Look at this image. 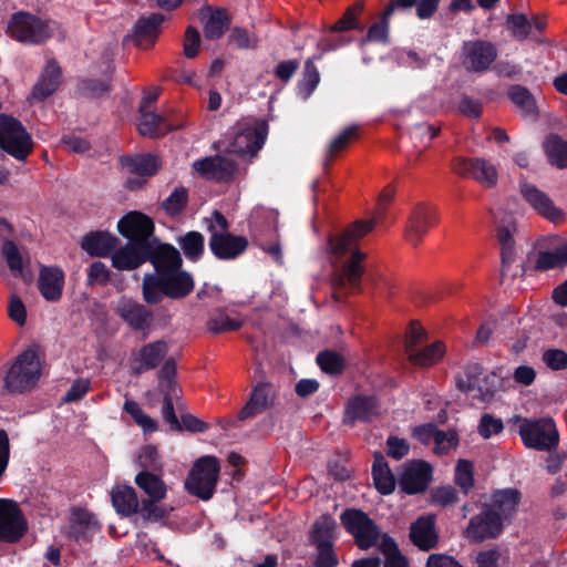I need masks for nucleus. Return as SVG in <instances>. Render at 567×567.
<instances>
[{"label": "nucleus", "mask_w": 567, "mask_h": 567, "mask_svg": "<svg viewBox=\"0 0 567 567\" xmlns=\"http://www.w3.org/2000/svg\"><path fill=\"white\" fill-rule=\"evenodd\" d=\"M1 252L9 269L16 276H21L23 272V261L17 244L11 239H6L2 244Z\"/></svg>", "instance_id": "nucleus-54"}, {"label": "nucleus", "mask_w": 567, "mask_h": 567, "mask_svg": "<svg viewBox=\"0 0 567 567\" xmlns=\"http://www.w3.org/2000/svg\"><path fill=\"white\" fill-rule=\"evenodd\" d=\"M194 288L193 275L183 267L164 276H144L142 282L143 299L147 305H158L165 297L172 300L185 299Z\"/></svg>", "instance_id": "nucleus-2"}, {"label": "nucleus", "mask_w": 567, "mask_h": 567, "mask_svg": "<svg viewBox=\"0 0 567 567\" xmlns=\"http://www.w3.org/2000/svg\"><path fill=\"white\" fill-rule=\"evenodd\" d=\"M432 502L441 507L454 505L458 502V493L451 485L439 486L431 492Z\"/></svg>", "instance_id": "nucleus-58"}, {"label": "nucleus", "mask_w": 567, "mask_h": 567, "mask_svg": "<svg viewBox=\"0 0 567 567\" xmlns=\"http://www.w3.org/2000/svg\"><path fill=\"white\" fill-rule=\"evenodd\" d=\"M454 484L458 486L464 495H467L474 487V465L468 460H458L455 473Z\"/></svg>", "instance_id": "nucleus-47"}, {"label": "nucleus", "mask_w": 567, "mask_h": 567, "mask_svg": "<svg viewBox=\"0 0 567 567\" xmlns=\"http://www.w3.org/2000/svg\"><path fill=\"white\" fill-rule=\"evenodd\" d=\"M278 391L270 382L259 381L251 389L248 401L238 413V421L252 419L275 406Z\"/></svg>", "instance_id": "nucleus-15"}, {"label": "nucleus", "mask_w": 567, "mask_h": 567, "mask_svg": "<svg viewBox=\"0 0 567 567\" xmlns=\"http://www.w3.org/2000/svg\"><path fill=\"white\" fill-rule=\"evenodd\" d=\"M123 410L132 416L134 422L140 425L145 433H153L157 430V422L145 414L136 401L132 399L125 400Z\"/></svg>", "instance_id": "nucleus-49"}, {"label": "nucleus", "mask_w": 567, "mask_h": 567, "mask_svg": "<svg viewBox=\"0 0 567 567\" xmlns=\"http://www.w3.org/2000/svg\"><path fill=\"white\" fill-rule=\"evenodd\" d=\"M161 501L143 499L142 501V516L146 520H161L168 515L166 507L158 505Z\"/></svg>", "instance_id": "nucleus-63"}, {"label": "nucleus", "mask_w": 567, "mask_h": 567, "mask_svg": "<svg viewBox=\"0 0 567 567\" xmlns=\"http://www.w3.org/2000/svg\"><path fill=\"white\" fill-rule=\"evenodd\" d=\"M340 523L353 537L358 548L368 550L378 545L380 527L364 511L348 507L340 514Z\"/></svg>", "instance_id": "nucleus-7"}, {"label": "nucleus", "mask_w": 567, "mask_h": 567, "mask_svg": "<svg viewBox=\"0 0 567 567\" xmlns=\"http://www.w3.org/2000/svg\"><path fill=\"white\" fill-rule=\"evenodd\" d=\"M519 193L523 199L543 218L554 224L565 219V212L557 207L553 199L534 184L523 181L519 183Z\"/></svg>", "instance_id": "nucleus-12"}, {"label": "nucleus", "mask_w": 567, "mask_h": 567, "mask_svg": "<svg viewBox=\"0 0 567 567\" xmlns=\"http://www.w3.org/2000/svg\"><path fill=\"white\" fill-rule=\"evenodd\" d=\"M25 515L16 501L10 499L0 518V542L14 544L28 533Z\"/></svg>", "instance_id": "nucleus-18"}, {"label": "nucleus", "mask_w": 567, "mask_h": 567, "mask_svg": "<svg viewBox=\"0 0 567 567\" xmlns=\"http://www.w3.org/2000/svg\"><path fill=\"white\" fill-rule=\"evenodd\" d=\"M114 65L109 63L104 72V79L82 78L78 81L76 90L85 97L101 99L107 96L113 86Z\"/></svg>", "instance_id": "nucleus-32"}, {"label": "nucleus", "mask_w": 567, "mask_h": 567, "mask_svg": "<svg viewBox=\"0 0 567 567\" xmlns=\"http://www.w3.org/2000/svg\"><path fill=\"white\" fill-rule=\"evenodd\" d=\"M451 166L458 176L473 178L486 188H492L497 184V169L487 159L457 156L452 159Z\"/></svg>", "instance_id": "nucleus-11"}, {"label": "nucleus", "mask_w": 567, "mask_h": 567, "mask_svg": "<svg viewBox=\"0 0 567 567\" xmlns=\"http://www.w3.org/2000/svg\"><path fill=\"white\" fill-rule=\"evenodd\" d=\"M518 433L524 445L535 451L550 452L559 444V432L555 421L549 416L520 419Z\"/></svg>", "instance_id": "nucleus-5"}, {"label": "nucleus", "mask_w": 567, "mask_h": 567, "mask_svg": "<svg viewBox=\"0 0 567 567\" xmlns=\"http://www.w3.org/2000/svg\"><path fill=\"white\" fill-rule=\"evenodd\" d=\"M433 468L423 460L408 463L400 475L399 485L403 493L415 495L423 493L432 481Z\"/></svg>", "instance_id": "nucleus-19"}, {"label": "nucleus", "mask_w": 567, "mask_h": 567, "mask_svg": "<svg viewBox=\"0 0 567 567\" xmlns=\"http://www.w3.org/2000/svg\"><path fill=\"white\" fill-rule=\"evenodd\" d=\"M504 527L505 523L496 511L482 504L481 512L470 519L464 536L472 543L481 544L499 537Z\"/></svg>", "instance_id": "nucleus-9"}, {"label": "nucleus", "mask_w": 567, "mask_h": 567, "mask_svg": "<svg viewBox=\"0 0 567 567\" xmlns=\"http://www.w3.org/2000/svg\"><path fill=\"white\" fill-rule=\"evenodd\" d=\"M371 474L374 487L381 495H390L394 492L395 477L384 455L379 451L373 454Z\"/></svg>", "instance_id": "nucleus-35"}, {"label": "nucleus", "mask_w": 567, "mask_h": 567, "mask_svg": "<svg viewBox=\"0 0 567 567\" xmlns=\"http://www.w3.org/2000/svg\"><path fill=\"white\" fill-rule=\"evenodd\" d=\"M542 361L551 371L566 370L567 352L558 348L547 349L542 354Z\"/></svg>", "instance_id": "nucleus-57"}, {"label": "nucleus", "mask_w": 567, "mask_h": 567, "mask_svg": "<svg viewBox=\"0 0 567 567\" xmlns=\"http://www.w3.org/2000/svg\"><path fill=\"white\" fill-rule=\"evenodd\" d=\"M411 543L422 551H430L439 545V534L435 526V516H420L410 526Z\"/></svg>", "instance_id": "nucleus-23"}, {"label": "nucleus", "mask_w": 567, "mask_h": 567, "mask_svg": "<svg viewBox=\"0 0 567 567\" xmlns=\"http://www.w3.org/2000/svg\"><path fill=\"white\" fill-rule=\"evenodd\" d=\"M7 33L18 42L39 45L53 35L50 21L27 11L13 13L8 22Z\"/></svg>", "instance_id": "nucleus-6"}, {"label": "nucleus", "mask_w": 567, "mask_h": 567, "mask_svg": "<svg viewBox=\"0 0 567 567\" xmlns=\"http://www.w3.org/2000/svg\"><path fill=\"white\" fill-rule=\"evenodd\" d=\"M496 237L501 245L503 264L512 262L514 260L513 229L509 226H499Z\"/></svg>", "instance_id": "nucleus-55"}, {"label": "nucleus", "mask_w": 567, "mask_h": 567, "mask_svg": "<svg viewBox=\"0 0 567 567\" xmlns=\"http://www.w3.org/2000/svg\"><path fill=\"white\" fill-rule=\"evenodd\" d=\"M121 164L130 173L138 176H153L161 168L159 158L153 154H141L135 156H122Z\"/></svg>", "instance_id": "nucleus-37"}, {"label": "nucleus", "mask_w": 567, "mask_h": 567, "mask_svg": "<svg viewBox=\"0 0 567 567\" xmlns=\"http://www.w3.org/2000/svg\"><path fill=\"white\" fill-rule=\"evenodd\" d=\"M363 11V3L355 2L349 7L343 16L331 27L332 32H344L349 30H361V27L357 20L358 14Z\"/></svg>", "instance_id": "nucleus-51"}, {"label": "nucleus", "mask_w": 567, "mask_h": 567, "mask_svg": "<svg viewBox=\"0 0 567 567\" xmlns=\"http://www.w3.org/2000/svg\"><path fill=\"white\" fill-rule=\"evenodd\" d=\"M377 223V218L357 220L343 231L329 236L328 251L332 262L342 260L349 254L347 260L334 271L333 286L336 290L359 291L361 289V279L364 274L362 262L365 259V254L358 249V244L373 229Z\"/></svg>", "instance_id": "nucleus-1"}, {"label": "nucleus", "mask_w": 567, "mask_h": 567, "mask_svg": "<svg viewBox=\"0 0 567 567\" xmlns=\"http://www.w3.org/2000/svg\"><path fill=\"white\" fill-rule=\"evenodd\" d=\"M410 452V444L408 440L401 439L395 435H390L386 439V454L393 460H402Z\"/></svg>", "instance_id": "nucleus-62"}, {"label": "nucleus", "mask_w": 567, "mask_h": 567, "mask_svg": "<svg viewBox=\"0 0 567 567\" xmlns=\"http://www.w3.org/2000/svg\"><path fill=\"white\" fill-rule=\"evenodd\" d=\"M117 230L127 241L144 246H151L158 239L154 236L153 219L137 210L125 214L117 223Z\"/></svg>", "instance_id": "nucleus-10"}, {"label": "nucleus", "mask_w": 567, "mask_h": 567, "mask_svg": "<svg viewBox=\"0 0 567 567\" xmlns=\"http://www.w3.org/2000/svg\"><path fill=\"white\" fill-rule=\"evenodd\" d=\"M220 464L216 456L199 457L185 481L186 491L202 501L213 498L219 480Z\"/></svg>", "instance_id": "nucleus-4"}, {"label": "nucleus", "mask_w": 567, "mask_h": 567, "mask_svg": "<svg viewBox=\"0 0 567 567\" xmlns=\"http://www.w3.org/2000/svg\"><path fill=\"white\" fill-rule=\"evenodd\" d=\"M522 499V493L517 488L494 489L489 495V502L485 506L493 508L506 524L511 523Z\"/></svg>", "instance_id": "nucleus-27"}, {"label": "nucleus", "mask_w": 567, "mask_h": 567, "mask_svg": "<svg viewBox=\"0 0 567 567\" xmlns=\"http://www.w3.org/2000/svg\"><path fill=\"white\" fill-rule=\"evenodd\" d=\"M135 484L147 495V499L163 501L167 494L164 481L151 471H141L135 476Z\"/></svg>", "instance_id": "nucleus-38"}, {"label": "nucleus", "mask_w": 567, "mask_h": 567, "mask_svg": "<svg viewBox=\"0 0 567 567\" xmlns=\"http://www.w3.org/2000/svg\"><path fill=\"white\" fill-rule=\"evenodd\" d=\"M115 312L134 331L148 330L154 319L153 311L145 305L125 297L120 299Z\"/></svg>", "instance_id": "nucleus-20"}, {"label": "nucleus", "mask_w": 567, "mask_h": 567, "mask_svg": "<svg viewBox=\"0 0 567 567\" xmlns=\"http://www.w3.org/2000/svg\"><path fill=\"white\" fill-rule=\"evenodd\" d=\"M148 246L127 241L111 255L112 266L117 270H135L147 262Z\"/></svg>", "instance_id": "nucleus-25"}, {"label": "nucleus", "mask_w": 567, "mask_h": 567, "mask_svg": "<svg viewBox=\"0 0 567 567\" xmlns=\"http://www.w3.org/2000/svg\"><path fill=\"white\" fill-rule=\"evenodd\" d=\"M115 511L124 516H131L137 512L138 498L132 486H117L111 493Z\"/></svg>", "instance_id": "nucleus-41"}, {"label": "nucleus", "mask_w": 567, "mask_h": 567, "mask_svg": "<svg viewBox=\"0 0 567 567\" xmlns=\"http://www.w3.org/2000/svg\"><path fill=\"white\" fill-rule=\"evenodd\" d=\"M504 423L502 419L495 417L489 413H484L481 416L480 425H478V433L484 439H489L494 434H498L503 431Z\"/></svg>", "instance_id": "nucleus-61"}, {"label": "nucleus", "mask_w": 567, "mask_h": 567, "mask_svg": "<svg viewBox=\"0 0 567 567\" xmlns=\"http://www.w3.org/2000/svg\"><path fill=\"white\" fill-rule=\"evenodd\" d=\"M138 113V132L143 136L158 138L183 126V124H173L166 117L146 110L145 103H140Z\"/></svg>", "instance_id": "nucleus-26"}, {"label": "nucleus", "mask_w": 567, "mask_h": 567, "mask_svg": "<svg viewBox=\"0 0 567 567\" xmlns=\"http://www.w3.org/2000/svg\"><path fill=\"white\" fill-rule=\"evenodd\" d=\"M138 465L144 468V471H155L162 467L159 461V454L154 445H145L142 447L141 453L138 455Z\"/></svg>", "instance_id": "nucleus-60"}, {"label": "nucleus", "mask_w": 567, "mask_h": 567, "mask_svg": "<svg viewBox=\"0 0 567 567\" xmlns=\"http://www.w3.org/2000/svg\"><path fill=\"white\" fill-rule=\"evenodd\" d=\"M41 377V363L35 349L22 351L9 368L4 377L3 389L12 394L24 393L33 389Z\"/></svg>", "instance_id": "nucleus-3"}, {"label": "nucleus", "mask_w": 567, "mask_h": 567, "mask_svg": "<svg viewBox=\"0 0 567 567\" xmlns=\"http://www.w3.org/2000/svg\"><path fill=\"white\" fill-rule=\"evenodd\" d=\"M300 66L297 59L280 61L274 69V75L284 83H288Z\"/></svg>", "instance_id": "nucleus-64"}, {"label": "nucleus", "mask_w": 567, "mask_h": 567, "mask_svg": "<svg viewBox=\"0 0 567 567\" xmlns=\"http://www.w3.org/2000/svg\"><path fill=\"white\" fill-rule=\"evenodd\" d=\"M505 27L518 41L526 40L532 33V21L524 13H511L506 17Z\"/></svg>", "instance_id": "nucleus-48"}, {"label": "nucleus", "mask_w": 567, "mask_h": 567, "mask_svg": "<svg viewBox=\"0 0 567 567\" xmlns=\"http://www.w3.org/2000/svg\"><path fill=\"white\" fill-rule=\"evenodd\" d=\"M319 368L327 374L339 375L346 369V359L334 350L320 351L316 358Z\"/></svg>", "instance_id": "nucleus-46"}, {"label": "nucleus", "mask_w": 567, "mask_h": 567, "mask_svg": "<svg viewBox=\"0 0 567 567\" xmlns=\"http://www.w3.org/2000/svg\"><path fill=\"white\" fill-rule=\"evenodd\" d=\"M243 322L238 319H233L226 315H218L207 321V329L214 333L219 334L226 331H237L241 328Z\"/></svg>", "instance_id": "nucleus-56"}, {"label": "nucleus", "mask_w": 567, "mask_h": 567, "mask_svg": "<svg viewBox=\"0 0 567 567\" xmlns=\"http://www.w3.org/2000/svg\"><path fill=\"white\" fill-rule=\"evenodd\" d=\"M238 169V164L226 156L217 155L215 182H229Z\"/></svg>", "instance_id": "nucleus-59"}, {"label": "nucleus", "mask_w": 567, "mask_h": 567, "mask_svg": "<svg viewBox=\"0 0 567 567\" xmlns=\"http://www.w3.org/2000/svg\"><path fill=\"white\" fill-rule=\"evenodd\" d=\"M147 261L152 264L154 274L145 276H164L183 267L181 251L174 245L159 239L148 246Z\"/></svg>", "instance_id": "nucleus-14"}, {"label": "nucleus", "mask_w": 567, "mask_h": 567, "mask_svg": "<svg viewBox=\"0 0 567 567\" xmlns=\"http://www.w3.org/2000/svg\"><path fill=\"white\" fill-rule=\"evenodd\" d=\"M118 238L109 231H91L83 237L82 248L91 256L107 257L114 252Z\"/></svg>", "instance_id": "nucleus-31"}, {"label": "nucleus", "mask_w": 567, "mask_h": 567, "mask_svg": "<svg viewBox=\"0 0 567 567\" xmlns=\"http://www.w3.org/2000/svg\"><path fill=\"white\" fill-rule=\"evenodd\" d=\"M413 437L422 444H430L434 441L436 447H441L444 443V431L439 430L435 424H422L413 430Z\"/></svg>", "instance_id": "nucleus-53"}, {"label": "nucleus", "mask_w": 567, "mask_h": 567, "mask_svg": "<svg viewBox=\"0 0 567 567\" xmlns=\"http://www.w3.org/2000/svg\"><path fill=\"white\" fill-rule=\"evenodd\" d=\"M436 223L435 208L419 204L412 210L405 228V238L416 246L421 243L429 229Z\"/></svg>", "instance_id": "nucleus-22"}, {"label": "nucleus", "mask_w": 567, "mask_h": 567, "mask_svg": "<svg viewBox=\"0 0 567 567\" xmlns=\"http://www.w3.org/2000/svg\"><path fill=\"white\" fill-rule=\"evenodd\" d=\"M267 134V122L259 120L252 126H246L236 133L227 151L237 155L255 156L262 148Z\"/></svg>", "instance_id": "nucleus-13"}, {"label": "nucleus", "mask_w": 567, "mask_h": 567, "mask_svg": "<svg viewBox=\"0 0 567 567\" xmlns=\"http://www.w3.org/2000/svg\"><path fill=\"white\" fill-rule=\"evenodd\" d=\"M187 204L188 190L184 186H178L161 203V208L167 216L176 217L184 213Z\"/></svg>", "instance_id": "nucleus-45"}, {"label": "nucleus", "mask_w": 567, "mask_h": 567, "mask_svg": "<svg viewBox=\"0 0 567 567\" xmlns=\"http://www.w3.org/2000/svg\"><path fill=\"white\" fill-rule=\"evenodd\" d=\"M167 351L168 347L164 340H157L143 346L134 358V362L138 364L134 367V372L138 374L157 368Z\"/></svg>", "instance_id": "nucleus-30"}, {"label": "nucleus", "mask_w": 567, "mask_h": 567, "mask_svg": "<svg viewBox=\"0 0 567 567\" xmlns=\"http://www.w3.org/2000/svg\"><path fill=\"white\" fill-rule=\"evenodd\" d=\"M0 150L22 162L33 150L32 137L23 124L4 113L0 114Z\"/></svg>", "instance_id": "nucleus-8"}, {"label": "nucleus", "mask_w": 567, "mask_h": 567, "mask_svg": "<svg viewBox=\"0 0 567 567\" xmlns=\"http://www.w3.org/2000/svg\"><path fill=\"white\" fill-rule=\"evenodd\" d=\"M446 347L444 342L437 340L423 348L410 349L408 359L411 364L421 368H427L436 364L445 354Z\"/></svg>", "instance_id": "nucleus-36"}, {"label": "nucleus", "mask_w": 567, "mask_h": 567, "mask_svg": "<svg viewBox=\"0 0 567 567\" xmlns=\"http://www.w3.org/2000/svg\"><path fill=\"white\" fill-rule=\"evenodd\" d=\"M464 65L467 71L482 73L489 69L497 58V48L487 40L465 41L463 43Z\"/></svg>", "instance_id": "nucleus-17"}, {"label": "nucleus", "mask_w": 567, "mask_h": 567, "mask_svg": "<svg viewBox=\"0 0 567 567\" xmlns=\"http://www.w3.org/2000/svg\"><path fill=\"white\" fill-rule=\"evenodd\" d=\"M315 59L317 56L305 62L302 76L296 86L298 95L303 100H307L313 93L320 82V73L315 64Z\"/></svg>", "instance_id": "nucleus-43"}, {"label": "nucleus", "mask_w": 567, "mask_h": 567, "mask_svg": "<svg viewBox=\"0 0 567 567\" xmlns=\"http://www.w3.org/2000/svg\"><path fill=\"white\" fill-rule=\"evenodd\" d=\"M204 21V35L207 40L220 39L230 24V17L224 8L207 6L200 11Z\"/></svg>", "instance_id": "nucleus-29"}, {"label": "nucleus", "mask_w": 567, "mask_h": 567, "mask_svg": "<svg viewBox=\"0 0 567 567\" xmlns=\"http://www.w3.org/2000/svg\"><path fill=\"white\" fill-rule=\"evenodd\" d=\"M567 265V244L556 247L554 250L539 251L535 269L545 271L563 268Z\"/></svg>", "instance_id": "nucleus-44"}, {"label": "nucleus", "mask_w": 567, "mask_h": 567, "mask_svg": "<svg viewBox=\"0 0 567 567\" xmlns=\"http://www.w3.org/2000/svg\"><path fill=\"white\" fill-rule=\"evenodd\" d=\"M379 403L374 395L357 394L344 408L343 423L353 426L357 422L370 423L378 415Z\"/></svg>", "instance_id": "nucleus-21"}, {"label": "nucleus", "mask_w": 567, "mask_h": 567, "mask_svg": "<svg viewBox=\"0 0 567 567\" xmlns=\"http://www.w3.org/2000/svg\"><path fill=\"white\" fill-rule=\"evenodd\" d=\"M507 97L525 118L536 121L539 116L537 102L532 92L524 85L513 84L507 90Z\"/></svg>", "instance_id": "nucleus-34"}, {"label": "nucleus", "mask_w": 567, "mask_h": 567, "mask_svg": "<svg viewBox=\"0 0 567 567\" xmlns=\"http://www.w3.org/2000/svg\"><path fill=\"white\" fill-rule=\"evenodd\" d=\"M61 83V68L54 59H51L47 62L37 83L33 85L29 100L43 102L58 91Z\"/></svg>", "instance_id": "nucleus-24"}, {"label": "nucleus", "mask_w": 567, "mask_h": 567, "mask_svg": "<svg viewBox=\"0 0 567 567\" xmlns=\"http://www.w3.org/2000/svg\"><path fill=\"white\" fill-rule=\"evenodd\" d=\"M164 21L161 13H151L147 17H141L134 25V42L137 47L150 48L155 43L158 34V28Z\"/></svg>", "instance_id": "nucleus-33"}, {"label": "nucleus", "mask_w": 567, "mask_h": 567, "mask_svg": "<svg viewBox=\"0 0 567 567\" xmlns=\"http://www.w3.org/2000/svg\"><path fill=\"white\" fill-rule=\"evenodd\" d=\"M548 163L557 168H567V141L551 133L543 142Z\"/></svg>", "instance_id": "nucleus-39"}, {"label": "nucleus", "mask_w": 567, "mask_h": 567, "mask_svg": "<svg viewBox=\"0 0 567 567\" xmlns=\"http://www.w3.org/2000/svg\"><path fill=\"white\" fill-rule=\"evenodd\" d=\"M207 229L212 233L208 243L209 249L219 260H234L244 254L248 247V239L244 236L215 231L213 224Z\"/></svg>", "instance_id": "nucleus-16"}, {"label": "nucleus", "mask_w": 567, "mask_h": 567, "mask_svg": "<svg viewBox=\"0 0 567 567\" xmlns=\"http://www.w3.org/2000/svg\"><path fill=\"white\" fill-rule=\"evenodd\" d=\"M64 287V272L60 267L43 266L38 278V289L41 296L50 302L62 298Z\"/></svg>", "instance_id": "nucleus-28"}, {"label": "nucleus", "mask_w": 567, "mask_h": 567, "mask_svg": "<svg viewBox=\"0 0 567 567\" xmlns=\"http://www.w3.org/2000/svg\"><path fill=\"white\" fill-rule=\"evenodd\" d=\"M357 132L358 126L350 125L330 142L326 152V165L349 146L351 140L355 137Z\"/></svg>", "instance_id": "nucleus-50"}, {"label": "nucleus", "mask_w": 567, "mask_h": 567, "mask_svg": "<svg viewBox=\"0 0 567 567\" xmlns=\"http://www.w3.org/2000/svg\"><path fill=\"white\" fill-rule=\"evenodd\" d=\"M316 554L312 560L315 567H338L339 557L333 543L320 542L313 546Z\"/></svg>", "instance_id": "nucleus-52"}, {"label": "nucleus", "mask_w": 567, "mask_h": 567, "mask_svg": "<svg viewBox=\"0 0 567 567\" xmlns=\"http://www.w3.org/2000/svg\"><path fill=\"white\" fill-rule=\"evenodd\" d=\"M337 527V523L334 518L324 514L321 515L312 525L311 530L309 532V543L312 546L318 545L320 542L324 543H333L334 542V530Z\"/></svg>", "instance_id": "nucleus-42"}, {"label": "nucleus", "mask_w": 567, "mask_h": 567, "mask_svg": "<svg viewBox=\"0 0 567 567\" xmlns=\"http://www.w3.org/2000/svg\"><path fill=\"white\" fill-rule=\"evenodd\" d=\"M184 256L192 262L199 261L205 252V237L197 230H189L176 238Z\"/></svg>", "instance_id": "nucleus-40"}]
</instances>
